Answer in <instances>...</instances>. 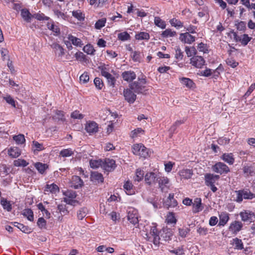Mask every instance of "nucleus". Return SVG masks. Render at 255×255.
Returning <instances> with one entry per match:
<instances>
[{
    "mask_svg": "<svg viewBox=\"0 0 255 255\" xmlns=\"http://www.w3.org/2000/svg\"><path fill=\"white\" fill-rule=\"evenodd\" d=\"M240 215L242 221L252 222L255 218V214L249 211H245L240 213Z\"/></svg>",
    "mask_w": 255,
    "mask_h": 255,
    "instance_id": "obj_16",
    "label": "nucleus"
},
{
    "mask_svg": "<svg viewBox=\"0 0 255 255\" xmlns=\"http://www.w3.org/2000/svg\"><path fill=\"white\" fill-rule=\"evenodd\" d=\"M123 79L128 82H130L136 78L135 73L132 71L124 72L122 74Z\"/></svg>",
    "mask_w": 255,
    "mask_h": 255,
    "instance_id": "obj_19",
    "label": "nucleus"
},
{
    "mask_svg": "<svg viewBox=\"0 0 255 255\" xmlns=\"http://www.w3.org/2000/svg\"><path fill=\"white\" fill-rule=\"evenodd\" d=\"M235 194L234 200L239 203H242L243 199L251 200L255 198V194L248 189L235 191Z\"/></svg>",
    "mask_w": 255,
    "mask_h": 255,
    "instance_id": "obj_1",
    "label": "nucleus"
},
{
    "mask_svg": "<svg viewBox=\"0 0 255 255\" xmlns=\"http://www.w3.org/2000/svg\"><path fill=\"white\" fill-rule=\"evenodd\" d=\"M159 234L155 224L152 223V226H150L149 233H146V236L148 241L153 242L155 246H158L160 240Z\"/></svg>",
    "mask_w": 255,
    "mask_h": 255,
    "instance_id": "obj_3",
    "label": "nucleus"
},
{
    "mask_svg": "<svg viewBox=\"0 0 255 255\" xmlns=\"http://www.w3.org/2000/svg\"><path fill=\"white\" fill-rule=\"evenodd\" d=\"M1 204L3 206L4 209L7 210L8 211H9L11 209V205L9 202H8L6 200L4 199H2L1 200Z\"/></svg>",
    "mask_w": 255,
    "mask_h": 255,
    "instance_id": "obj_63",
    "label": "nucleus"
},
{
    "mask_svg": "<svg viewBox=\"0 0 255 255\" xmlns=\"http://www.w3.org/2000/svg\"><path fill=\"white\" fill-rule=\"evenodd\" d=\"M8 154L12 158H16L20 155V151L17 147H12L8 149Z\"/></svg>",
    "mask_w": 255,
    "mask_h": 255,
    "instance_id": "obj_33",
    "label": "nucleus"
},
{
    "mask_svg": "<svg viewBox=\"0 0 255 255\" xmlns=\"http://www.w3.org/2000/svg\"><path fill=\"white\" fill-rule=\"evenodd\" d=\"M221 159L229 165H232L235 162V158L232 153H223L220 157Z\"/></svg>",
    "mask_w": 255,
    "mask_h": 255,
    "instance_id": "obj_22",
    "label": "nucleus"
},
{
    "mask_svg": "<svg viewBox=\"0 0 255 255\" xmlns=\"http://www.w3.org/2000/svg\"><path fill=\"white\" fill-rule=\"evenodd\" d=\"M157 182L158 183L159 187L162 192H166L169 188V179L164 176H158L157 178Z\"/></svg>",
    "mask_w": 255,
    "mask_h": 255,
    "instance_id": "obj_9",
    "label": "nucleus"
},
{
    "mask_svg": "<svg viewBox=\"0 0 255 255\" xmlns=\"http://www.w3.org/2000/svg\"><path fill=\"white\" fill-rule=\"evenodd\" d=\"M118 38L122 41H127L130 39V35L127 32H123L118 34Z\"/></svg>",
    "mask_w": 255,
    "mask_h": 255,
    "instance_id": "obj_57",
    "label": "nucleus"
},
{
    "mask_svg": "<svg viewBox=\"0 0 255 255\" xmlns=\"http://www.w3.org/2000/svg\"><path fill=\"white\" fill-rule=\"evenodd\" d=\"M201 206V200L200 198L195 199L193 204V211L194 213H198L202 210Z\"/></svg>",
    "mask_w": 255,
    "mask_h": 255,
    "instance_id": "obj_32",
    "label": "nucleus"
},
{
    "mask_svg": "<svg viewBox=\"0 0 255 255\" xmlns=\"http://www.w3.org/2000/svg\"><path fill=\"white\" fill-rule=\"evenodd\" d=\"M158 176L159 175L153 172L147 173L145 175V181L147 184L150 185L157 180Z\"/></svg>",
    "mask_w": 255,
    "mask_h": 255,
    "instance_id": "obj_23",
    "label": "nucleus"
},
{
    "mask_svg": "<svg viewBox=\"0 0 255 255\" xmlns=\"http://www.w3.org/2000/svg\"><path fill=\"white\" fill-rule=\"evenodd\" d=\"M244 174L246 177L255 175V168L252 166H245L243 168Z\"/></svg>",
    "mask_w": 255,
    "mask_h": 255,
    "instance_id": "obj_29",
    "label": "nucleus"
},
{
    "mask_svg": "<svg viewBox=\"0 0 255 255\" xmlns=\"http://www.w3.org/2000/svg\"><path fill=\"white\" fill-rule=\"evenodd\" d=\"M13 164L15 166H23L25 167L28 165V162L24 160L21 159H18L17 160H15L13 162Z\"/></svg>",
    "mask_w": 255,
    "mask_h": 255,
    "instance_id": "obj_58",
    "label": "nucleus"
},
{
    "mask_svg": "<svg viewBox=\"0 0 255 255\" xmlns=\"http://www.w3.org/2000/svg\"><path fill=\"white\" fill-rule=\"evenodd\" d=\"M185 51L188 57L196 56L197 54V50L194 47H186Z\"/></svg>",
    "mask_w": 255,
    "mask_h": 255,
    "instance_id": "obj_48",
    "label": "nucleus"
},
{
    "mask_svg": "<svg viewBox=\"0 0 255 255\" xmlns=\"http://www.w3.org/2000/svg\"><path fill=\"white\" fill-rule=\"evenodd\" d=\"M135 37L136 39L138 40H148L149 39V35L148 33L145 32H140L137 33Z\"/></svg>",
    "mask_w": 255,
    "mask_h": 255,
    "instance_id": "obj_44",
    "label": "nucleus"
},
{
    "mask_svg": "<svg viewBox=\"0 0 255 255\" xmlns=\"http://www.w3.org/2000/svg\"><path fill=\"white\" fill-rule=\"evenodd\" d=\"M176 35V31L172 30L171 29H166L162 32L161 34V37L163 38H169L173 37Z\"/></svg>",
    "mask_w": 255,
    "mask_h": 255,
    "instance_id": "obj_37",
    "label": "nucleus"
},
{
    "mask_svg": "<svg viewBox=\"0 0 255 255\" xmlns=\"http://www.w3.org/2000/svg\"><path fill=\"white\" fill-rule=\"evenodd\" d=\"M180 40L184 43L191 44L195 41V37L189 32L182 33L179 35Z\"/></svg>",
    "mask_w": 255,
    "mask_h": 255,
    "instance_id": "obj_12",
    "label": "nucleus"
},
{
    "mask_svg": "<svg viewBox=\"0 0 255 255\" xmlns=\"http://www.w3.org/2000/svg\"><path fill=\"white\" fill-rule=\"evenodd\" d=\"M178 173L181 179H190L193 174L191 169L187 168L180 170Z\"/></svg>",
    "mask_w": 255,
    "mask_h": 255,
    "instance_id": "obj_21",
    "label": "nucleus"
},
{
    "mask_svg": "<svg viewBox=\"0 0 255 255\" xmlns=\"http://www.w3.org/2000/svg\"><path fill=\"white\" fill-rule=\"evenodd\" d=\"M59 154L63 157H70L74 154V151L71 148L64 149L60 152Z\"/></svg>",
    "mask_w": 255,
    "mask_h": 255,
    "instance_id": "obj_43",
    "label": "nucleus"
},
{
    "mask_svg": "<svg viewBox=\"0 0 255 255\" xmlns=\"http://www.w3.org/2000/svg\"><path fill=\"white\" fill-rule=\"evenodd\" d=\"M154 22L155 25L162 29H164L166 27V25L165 22L162 20L159 17H155Z\"/></svg>",
    "mask_w": 255,
    "mask_h": 255,
    "instance_id": "obj_42",
    "label": "nucleus"
},
{
    "mask_svg": "<svg viewBox=\"0 0 255 255\" xmlns=\"http://www.w3.org/2000/svg\"><path fill=\"white\" fill-rule=\"evenodd\" d=\"M233 245L234 246L235 249L241 250L244 249V245L242 241L237 238L233 240Z\"/></svg>",
    "mask_w": 255,
    "mask_h": 255,
    "instance_id": "obj_39",
    "label": "nucleus"
},
{
    "mask_svg": "<svg viewBox=\"0 0 255 255\" xmlns=\"http://www.w3.org/2000/svg\"><path fill=\"white\" fill-rule=\"evenodd\" d=\"M98 124L93 121L88 122L85 126V129L90 134L98 132Z\"/></svg>",
    "mask_w": 255,
    "mask_h": 255,
    "instance_id": "obj_13",
    "label": "nucleus"
},
{
    "mask_svg": "<svg viewBox=\"0 0 255 255\" xmlns=\"http://www.w3.org/2000/svg\"><path fill=\"white\" fill-rule=\"evenodd\" d=\"M234 38L236 41H240L244 46H246L251 41L252 37H249L248 34H244L241 36H238L235 33Z\"/></svg>",
    "mask_w": 255,
    "mask_h": 255,
    "instance_id": "obj_17",
    "label": "nucleus"
},
{
    "mask_svg": "<svg viewBox=\"0 0 255 255\" xmlns=\"http://www.w3.org/2000/svg\"><path fill=\"white\" fill-rule=\"evenodd\" d=\"M166 222L169 224H175L176 223V219L175 215L172 212H169L167 214L166 218Z\"/></svg>",
    "mask_w": 255,
    "mask_h": 255,
    "instance_id": "obj_46",
    "label": "nucleus"
},
{
    "mask_svg": "<svg viewBox=\"0 0 255 255\" xmlns=\"http://www.w3.org/2000/svg\"><path fill=\"white\" fill-rule=\"evenodd\" d=\"M205 63V60L200 56H194L190 59V64L197 68H201Z\"/></svg>",
    "mask_w": 255,
    "mask_h": 255,
    "instance_id": "obj_10",
    "label": "nucleus"
},
{
    "mask_svg": "<svg viewBox=\"0 0 255 255\" xmlns=\"http://www.w3.org/2000/svg\"><path fill=\"white\" fill-rule=\"evenodd\" d=\"M67 38L75 46L81 47L83 45L82 40L71 34H69Z\"/></svg>",
    "mask_w": 255,
    "mask_h": 255,
    "instance_id": "obj_28",
    "label": "nucleus"
},
{
    "mask_svg": "<svg viewBox=\"0 0 255 255\" xmlns=\"http://www.w3.org/2000/svg\"><path fill=\"white\" fill-rule=\"evenodd\" d=\"M91 180L96 183L103 182L104 178L101 173L96 171L92 172L91 174Z\"/></svg>",
    "mask_w": 255,
    "mask_h": 255,
    "instance_id": "obj_27",
    "label": "nucleus"
},
{
    "mask_svg": "<svg viewBox=\"0 0 255 255\" xmlns=\"http://www.w3.org/2000/svg\"><path fill=\"white\" fill-rule=\"evenodd\" d=\"M170 252L176 255H182L184 254V251L182 247H179L177 249L171 250Z\"/></svg>",
    "mask_w": 255,
    "mask_h": 255,
    "instance_id": "obj_64",
    "label": "nucleus"
},
{
    "mask_svg": "<svg viewBox=\"0 0 255 255\" xmlns=\"http://www.w3.org/2000/svg\"><path fill=\"white\" fill-rule=\"evenodd\" d=\"M65 197L63 198V201L67 204L73 205L76 202L75 199L76 197V194L75 191L73 190H67L63 193Z\"/></svg>",
    "mask_w": 255,
    "mask_h": 255,
    "instance_id": "obj_8",
    "label": "nucleus"
},
{
    "mask_svg": "<svg viewBox=\"0 0 255 255\" xmlns=\"http://www.w3.org/2000/svg\"><path fill=\"white\" fill-rule=\"evenodd\" d=\"M88 213V210L86 207H82L77 212V217L78 220H83Z\"/></svg>",
    "mask_w": 255,
    "mask_h": 255,
    "instance_id": "obj_34",
    "label": "nucleus"
},
{
    "mask_svg": "<svg viewBox=\"0 0 255 255\" xmlns=\"http://www.w3.org/2000/svg\"><path fill=\"white\" fill-rule=\"evenodd\" d=\"M243 224L241 222L235 221L230 224L229 230L234 234H236L241 230Z\"/></svg>",
    "mask_w": 255,
    "mask_h": 255,
    "instance_id": "obj_20",
    "label": "nucleus"
},
{
    "mask_svg": "<svg viewBox=\"0 0 255 255\" xmlns=\"http://www.w3.org/2000/svg\"><path fill=\"white\" fill-rule=\"evenodd\" d=\"M114 70L110 69L108 66H103L101 69V74L103 76H104L108 80L109 84L111 86H114L115 83V78L110 74V72H113Z\"/></svg>",
    "mask_w": 255,
    "mask_h": 255,
    "instance_id": "obj_7",
    "label": "nucleus"
},
{
    "mask_svg": "<svg viewBox=\"0 0 255 255\" xmlns=\"http://www.w3.org/2000/svg\"><path fill=\"white\" fill-rule=\"evenodd\" d=\"M116 167L115 161L112 159L106 158L103 161L102 168L107 171L114 170Z\"/></svg>",
    "mask_w": 255,
    "mask_h": 255,
    "instance_id": "obj_11",
    "label": "nucleus"
},
{
    "mask_svg": "<svg viewBox=\"0 0 255 255\" xmlns=\"http://www.w3.org/2000/svg\"><path fill=\"white\" fill-rule=\"evenodd\" d=\"M133 92L130 88L125 90L124 91L125 98L129 103H133L136 99V95Z\"/></svg>",
    "mask_w": 255,
    "mask_h": 255,
    "instance_id": "obj_14",
    "label": "nucleus"
},
{
    "mask_svg": "<svg viewBox=\"0 0 255 255\" xmlns=\"http://www.w3.org/2000/svg\"><path fill=\"white\" fill-rule=\"evenodd\" d=\"M180 82L183 85L189 88H192L194 84L193 81L187 78H182L180 79Z\"/></svg>",
    "mask_w": 255,
    "mask_h": 255,
    "instance_id": "obj_49",
    "label": "nucleus"
},
{
    "mask_svg": "<svg viewBox=\"0 0 255 255\" xmlns=\"http://www.w3.org/2000/svg\"><path fill=\"white\" fill-rule=\"evenodd\" d=\"M197 49L200 52H203L204 53H208L209 52L208 47L206 44L201 42L198 44L197 46Z\"/></svg>",
    "mask_w": 255,
    "mask_h": 255,
    "instance_id": "obj_54",
    "label": "nucleus"
},
{
    "mask_svg": "<svg viewBox=\"0 0 255 255\" xmlns=\"http://www.w3.org/2000/svg\"><path fill=\"white\" fill-rule=\"evenodd\" d=\"M54 14L58 18L62 19L63 20H67L68 16L66 13H64L59 10H55L54 11Z\"/></svg>",
    "mask_w": 255,
    "mask_h": 255,
    "instance_id": "obj_53",
    "label": "nucleus"
},
{
    "mask_svg": "<svg viewBox=\"0 0 255 255\" xmlns=\"http://www.w3.org/2000/svg\"><path fill=\"white\" fill-rule=\"evenodd\" d=\"M51 46L54 50V53L58 59L61 60L65 54L64 48L60 45L56 43H53Z\"/></svg>",
    "mask_w": 255,
    "mask_h": 255,
    "instance_id": "obj_15",
    "label": "nucleus"
},
{
    "mask_svg": "<svg viewBox=\"0 0 255 255\" xmlns=\"http://www.w3.org/2000/svg\"><path fill=\"white\" fill-rule=\"evenodd\" d=\"M47 26L49 30H52L55 33L59 34L60 33L59 27L55 25L53 22H48L47 24Z\"/></svg>",
    "mask_w": 255,
    "mask_h": 255,
    "instance_id": "obj_50",
    "label": "nucleus"
},
{
    "mask_svg": "<svg viewBox=\"0 0 255 255\" xmlns=\"http://www.w3.org/2000/svg\"><path fill=\"white\" fill-rule=\"evenodd\" d=\"M103 160L102 159H91L90 161V167L92 168H98L99 167L102 168Z\"/></svg>",
    "mask_w": 255,
    "mask_h": 255,
    "instance_id": "obj_40",
    "label": "nucleus"
},
{
    "mask_svg": "<svg viewBox=\"0 0 255 255\" xmlns=\"http://www.w3.org/2000/svg\"><path fill=\"white\" fill-rule=\"evenodd\" d=\"M144 176V172L143 170L140 169H137L135 172V175L134 177V180L136 181H141Z\"/></svg>",
    "mask_w": 255,
    "mask_h": 255,
    "instance_id": "obj_55",
    "label": "nucleus"
},
{
    "mask_svg": "<svg viewBox=\"0 0 255 255\" xmlns=\"http://www.w3.org/2000/svg\"><path fill=\"white\" fill-rule=\"evenodd\" d=\"M220 176L212 173H207L205 175V183L206 186L210 187L211 190L215 192L217 190V188L215 184L219 180Z\"/></svg>",
    "mask_w": 255,
    "mask_h": 255,
    "instance_id": "obj_4",
    "label": "nucleus"
},
{
    "mask_svg": "<svg viewBox=\"0 0 255 255\" xmlns=\"http://www.w3.org/2000/svg\"><path fill=\"white\" fill-rule=\"evenodd\" d=\"M164 205L167 208H174L177 205V202L174 198L173 194H169L168 197L164 201Z\"/></svg>",
    "mask_w": 255,
    "mask_h": 255,
    "instance_id": "obj_18",
    "label": "nucleus"
},
{
    "mask_svg": "<svg viewBox=\"0 0 255 255\" xmlns=\"http://www.w3.org/2000/svg\"><path fill=\"white\" fill-rule=\"evenodd\" d=\"M106 18H102L99 19L95 24V28L97 29H100L105 26L106 23Z\"/></svg>",
    "mask_w": 255,
    "mask_h": 255,
    "instance_id": "obj_52",
    "label": "nucleus"
},
{
    "mask_svg": "<svg viewBox=\"0 0 255 255\" xmlns=\"http://www.w3.org/2000/svg\"><path fill=\"white\" fill-rule=\"evenodd\" d=\"M132 151L134 155L144 158L148 157L151 153L149 149L141 143L134 144L132 146Z\"/></svg>",
    "mask_w": 255,
    "mask_h": 255,
    "instance_id": "obj_2",
    "label": "nucleus"
},
{
    "mask_svg": "<svg viewBox=\"0 0 255 255\" xmlns=\"http://www.w3.org/2000/svg\"><path fill=\"white\" fill-rule=\"evenodd\" d=\"M169 23L172 26L175 27L176 29H180L184 26L183 23L176 18L170 19Z\"/></svg>",
    "mask_w": 255,
    "mask_h": 255,
    "instance_id": "obj_35",
    "label": "nucleus"
},
{
    "mask_svg": "<svg viewBox=\"0 0 255 255\" xmlns=\"http://www.w3.org/2000/svg\"><path fill=\"white\" fill-rule=\"evenodd\" d=\"M59 188L57 185L54 183H52L51 184H47L44 192L45 193H56L59 191Z\"/></svg>",
    "mask_w": 255,
    "mask_h": 255,
    "instance_id": "obj_31",
    "label": "nucleus"
},
{
    "mask_svg": "<svg viewBox=\"0 0 255 255\" xmlns=\"http://www.w3.org/2000/svg\"><path fill=\"white\" fill-rule=\"evenodd\" d=\"M22 215L30 221H33L34 220L33 213L30 209L27 208L23 210Z\"/></svg>",
    "mask_w": 255,
    "mask_h": 255,
    "instance_id": "obj_38",
    "label": "nucleus"
},
{
    "mask_svg": "<svg viewBox=\"0 0 255 255\" xmlns=\"http://www.w3.org/2000/svg\"><path fill=\"white\" fill-rule=\"evenodd\" d=\"M72 16L79 21H84L85 19V14L81 10H73L72 12Z\"/></svg>",
    "mask_w": 255,
    "mask_h": 255,
    "instance_id": "obj_36",
    "label": "nucleus"
},
{
    "mask_svg": "<svg viewBox=\"0 0 255 255\" xmlns=\"http://www.w3.org/2000/svg\"><path fill=\"white\" fill-rule=\"evenodd\" d=\"M13 139L17 144H22L25 141L24 135L21 134L14 136Z\"/></svg>",
    "mask_w": 255,
    "mask_h": 255,
    "instance_id": "obj_59",
    "label": "nucleus"
},
{
    "mask_svg": "<svg viewBox=\"0 0 255 255\" xmlns=\"http://www.w3.org/2000/svg\"><path fill=\"white\" fill-rule=\"evenodd\" d=\"M160 233L161 237L163 238L165 241L170 240L172 236V231L168 228H163Z\"/></svg>",
    "mask_w": 255,
    "mask_h": 255,
    "instance_id": "obj_30",
    "label": "nucleus"
},
{
    "mask_svg": "<svg viewBox=\"0 0 255 255\" xmlns=\"http://www.w3.org/2000/svg\"><path fill=\"white\" fill-rule=\"evenodd\" d=\"M21 15L22 18L27 22H29L31 19V14L26 9H23L21 11Z\"/></svg>",
    "mask_w": 255,
    "mask_h": 255,
    "instance_id": "obj_51",
    "label": "nucleus"
},
{
    "mask_svg": "<svg viewBox=\"0 0 255 255\" xmlns=\"http://www.w3.org/2000/svg\"><path fill=\"white\" fill-rule=\"evenodd\" d=\"M184 28L187 31V32L189 33H196L197 27L191 24L186 25L184 26Z\"/></svg>",
    "mask_w": 255,
    "mask_h": 255,
    "instance_id": "obj_60",
    "label": "nucleus"
},
{
    "mask_svg": "<svg viewBox=\"0 0 255 255\" xmlns=\"http://www.w3.org/2000/svg\"><path fill=\"white\" fill-rule=\"evenodd\" d=\"M35 167L39 173L41 174H43L47 168V166L46 164L40 162L36 163L35 164Z\"/></svg>",
    "mask_w": 255,
    "mask_h": 255,
    "instance_id": "obj_47",
    "label": "nucleus"
},
{
    "mask_svg": "<svg viewBox=\"0 0 255 255\" xmlns=\"http://www.w3.org/2000/svg\"><path fill=\"white\" fill-rule=\"evenodd\" d=\"M212 170L220 175L227 174L230 172L229 167L224 163L218 162L212 167Z\"/></svg>",
    "mask_w": 255,
    "mask_h": 255,
    "instance_id": "obj_6",
    "label": "nucleus"
},
{
    "mask_svg": "<svg viewBox=\"0 0 255 255\" xmlns=\"http://www.w3.org/2000/svg\"><path fill=\"white\" fill-rule=\"evenodd\" d=\"M37 225L40 229H46V222L43 218H39L37 221Z\"/></svg>",
    "mask_w": 255,
    "mask_h": 255,
    "instance_id": "obj_62",
    "label": "nucleus"
},
{
    "mask_svg": "<svg viewBox=\"0 0 255 255\" xmlns=\"http://www.w3.org/2000/svg\"><path fill=\"white\" fill-rule=\"evenodd\" d=\"M229 220V214L226 212H221L219 214V223L218 225L224 226Z\"/></svg>",
    "mask_w": 255,
    "mask_h": 255,
    "instance_id": "obj_25",
    "label": "nucleus"
},
{
    "mask_svg": "<svg viewBox=\"0 0 255 255\" xmlns=\"http://www.w3.org/2000/svg\"><path fill=\"white\" fill-rule=\"evenodd\" d=\"M128 221L136 226L138 224V215L137 210L132 207H129L127 210Z\"/></svg>",
    "mask_w": 255,
    "mask_h": 255,
    "instance_id": "obj_5",
    "label": "nucleus"
},
{
    "mask_svg": "<svg viewBox=\"0 0 255 255\" xmlns=\"http://www.w3.org/2000/svg\"><path fill=\"white\" fill-rule=\"evenodd\" d=\"M3 98L5 100L6 103L10 105L13 107L15 108V101L10 95H7L5 97H3Z\"/></svg>",
    "mask_w": 255,
    "mask_h": 255,
    "instance_id": "obj_61",
    "label": "nucleus"
},
{
    "mask_svg": "<svg viewBox=\"0 0 255 255\" xmlns=\"http://www.w3.org/2000/svg\"><path fill=\"white\" fill-rule=\"evenodd\" d=\"M144 133V131L141 128H137L130 132V136L132 138H134Z\"/></svg>",
    "mask_w": 255,
    "mask_h": 255,
    "instance_id": "obj_41",
    "label": "nucleus"
},
{
    "mask_svg": "<svg viewBox=\"0 0 255 255\" xmlns=\"http://www.w3.org/2000/svg\"><path fill=\"white\" fill-rule=\"evenodd\" d=\"M83 50L84 52L86 53L88 55H94L95 52V50L94 48V47L90 44H87L84 46Z\"/></svg>",
    "mask_w": 255,
    "mask_h": 255,
    "instance_id": "obj_45",
    "label": "nucleus"
},
{
    "mask_svg": "<svg viewBox=\"0 0 255 255\" xmlns=\"http://www.w3.org/2000/svg\"><path fill=\"white\" fill-rule=\"evenodd\" d=\"M129 88L134 93H140L142 92L144 86L139 84L138 82H134L129 85Z\"/></svg>",
    "mask_w": 255,
    "mask_h": 255,
    "instance_id": "obj_26",
    "label": "nucleus"
},
{
    "mask_svg": "<svg viewBox=\"0 0 255 255\" xmlns=\"http://www.w3.org/2000/svg\"><path fill=\"white\" fill-rule=\"evenodd\" d=\"M124 188L127 194L131 195L135 194V189L131 182L127 181L124 185Z\"/></svg>",
    "mask_w": 255,
    "mask_h": 255,
    "instance_id": "obj_24",
    "label": "nucleus"
},
{
    "mask_svg": "<svg viewBox=\"0 0 255 255\" xmlns=\"http://www.w3.org/2000/svg\"><path fill=\"white\" fill-rule=\"evenodd\" d=\"M10 168L7 167L5 165H0V175L2 176L6 175L10 172Z\"/></svg>",
    "mask_w": 255,
    "mask_h": 255,
    "instance_id": "obj_56",
    "label": "nucleus"
}]
</instances>
